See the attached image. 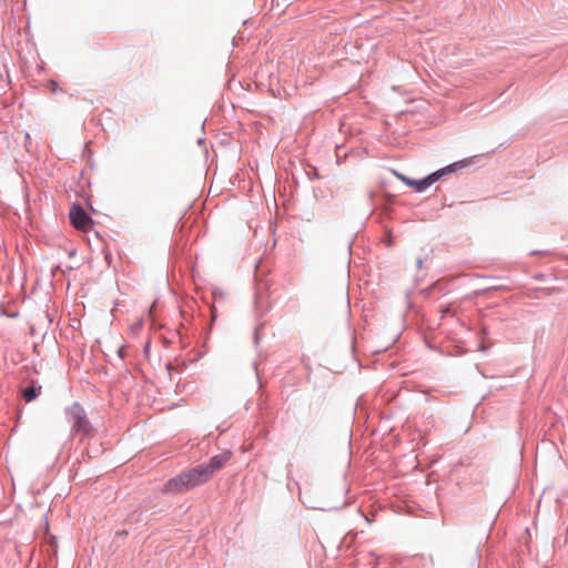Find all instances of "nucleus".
Returning a JSON list of instances; mask_svg holds the SVG:
<instances>
[{
  "label": "nucleus",
  "instance_id": "obj_2",
  "mask_svg": "<svg viewBox=\"0 0 568 568\" xmlns=\"http://www.w3.org/2000/svg\"><path fill=\"white\" fill-rule=\"evenodd\" d=\"M470 163H471V159H465V160L458 161V162L453 163L442 170H438V171L429 174L427 178L418 180V181L409 179V178L405 176L404 174L397 173V172H395V175L397 176V179L403 181L406 185L413 187L416 192H423L427 187H429L433 183L438 181L445 173L454 172L458 169L466 168Z\"/></svg>",
  "mask_w": 568,
  "mask_h": 568
},
{
  "label": "nucleus",
  "instance_id": "obj_1",
  "mask_svg": "<svg viewBox=\"0 0 568 568\" xmlns=\"http://www.w3.org/2000/svg\"><path fill=\"white\" fill-rule=\"evenodd\" d=\"M210 480L204 466L199 465L168 480L163 491L168 494H181L201 486Z\"/></svg>",
  "mask_w": 568,
  "mask_h": 568
},
{
  "label": "nucleus",
  "instance_id": "obj_5",
  "mask_svg": "<svg viewBox=\"0 0 568 568\" xmlns=\"http://www.w3.org/2000/svg\"><path fill=\"white\" fill-rule=\"evenodd\" d=\"M230 457L231 453L225 452L213 456L207 464H202V466H204V469L207 471L210 479L212 478L214 473L220 470L225 465Z\"/></svg>",
  "mask_w": 568,
  "mask_h": 568
},
{
  "label": "nucleus",
  "instance_id": "obj_3",
  "mask_svg": "<svg viewBox=\"0 0 568 568\" xmlns=\"http://www.w3.org/2000/svg\"><path fill=\"white\" fill-rule=\"evenodd\" d=\"M67 414L70 422L72 423L71 432L73 435H80L81 437H88L92 435V426L85 410L78 404H72L68 409Z\"/></svg>",
  "mask_w": 568,
  "mask_h": 568
},
{
  "label": "nucleus",
  "instance_id": "obj_6",
  "mask_svg": "<svg viewBox=\"0 0 568 568\" xmlns=\"http://www.w3.org/2000/svg\"><path fill=\"white\" fill-rule=\"evenodd\" d=\"M40 389H41V386L39 388H37L34 386L24 388L22 392V396H23L24 400L29 403V402L36 399L40 394Z\"/></svg>",
  "mask_w": 568,
  "mask_h": 568
},
{
  "label": "nucleus",
  "instance_id": "obj_4",
  "mask_svg": "<svg viewBox=\"0 0 568 568\" xmlns=\"http://www.w3.org/2000/svg\"><path fill=\"white\" fill-rule=\"evenodd\" d=\"M70 220L72 225L81 231H89L92 227V220L85 211L79 206H74L70 211Z\"/></svg>",
  "mask_w": 568,
  "mask_h": 568
},
{
  "label": "nucleus",
  "instance_id": "obj_7",
  "mask_svg": "<svg viewBox=\"0 0 568 568\" xmlns=\"http://www.w3.org/2000/svg\"><path fill=\"white\" fill-rule=\"evenodd\" d=\"M449 312H450V310L448 307L443 311V313H449Z\"/></svg>",
  "mask_w": 568,
  "mask_h": 568
}]
</instances>
